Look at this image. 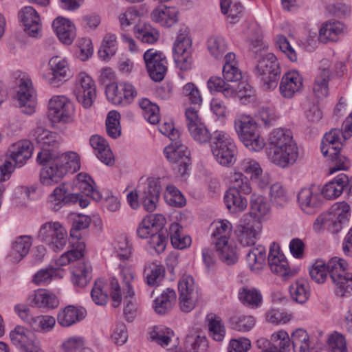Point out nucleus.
<instances>
[{
  "label": "nucleus",
  "instance_id": "obj_1",
  "mask_svg": "<svg viewBox=\"0 0 352 352\" xmlns=\"http://www.w3.org/2000/svg\"><path fill=\"white\" fill-rule=\"evenodd\" d=\"M61 142V137L57 133L48 131V135L38 153L37 162L43 166L40 181L44 186L58 184L69 170L79 168L78 156L76 153H61L58 150Z\"/></svg>",
  "mask_w": 352,
  "mask_h": 352
},
{
  "label": "nucleus",
  "instance_id": "obj_2",
  "mask_svg": "<svg viewBox=\"0 0 352 352\" xmlns=\"http://www.w3.org/2000/svg\"><path fill=\"white\" fill-rule=\"evenodd\" d=\"M347 261L339 257H333L327 263L316 261L309 269V274L317 283H323L329 275L335 292L339 296H349L352 294V273L348 271Z\"/></svg>",
  "mask_w": 352,
  "mask_h": 352
},
{
  "label": "nucleus",
  "instance_id": "obj_3",
  "mask_svg": "<svg viewBox=\"0 0 352 352\" xmlns=\"http://www.w3.org/2000/svg\"><path fill=\"white\" fill-rule=\"evenodd\" d=\"M234 129L241 142L250 151H259L265 146L256 123L250 116L239 115L234 120Z\"/></svg>",
  "mask_w": 352,
  "mask_h": 352
},
{
  "label": "nucleus",
  "instance_id": "obj_4",
  "mask_svg": "<svg viewBox=\"0 0 352 352\" xmlns=\"http://www.w3.org/2000/svg\"><path fill=\"white\" fill-rule=\"evenodd\" d=\"M216 161L223 166L230 167L236 160V146L230 136L222 131H216L210 144Z\"/></svg>",
  "mask_w": 352,
  "mask_h": 352
},
{
  "label": "nucleus",
  "instance_id": "obj_5",
  "mask_svg": "<svg viewBox=\"0 0 352 352\" xmlns=\"http://www.w3.org/2000/svg\"><path fill=\"white\" fill-rule=\"evenodd\" d=\"M254 69L265 90L275 89L280 76V67L276 57L272 53L261 54Z\"/></svg>",
  "mask_w": 352,
  "mask_h": 352
},
{
  "label": "nucleus",
  "instance_id": "obj_6",
  "mask_svg": "<svg viewBox=\"0 0 352 352\" xmlns=\"http://www.w3.org/2000/svg\"><path fill=\"white\" fill-rule=\"evenodd\" d=\"M232 228L231 223L224 219L215 223L214 230L212 233L219 258L228 265L234 264L238 260L234 248L228 244V237Z\"/></svg>",
  "mask_w": 352,
  "mask_h": 352
},
{
  "label": "nucleus",
  "instance_id": "obj_7",
  "mask_svg": "<svg viewBox=\"0 0 352 352\" xmlns=\"http://www.w3.org/2000/svg\"><path fill=\"white\" fill-rule=\"evenodd\" d=\"M90 222L91 219L87 216H80L73 221L70 236L74 239H76L78 241L73 245L72 249L60 256L58 261V265H66L84 256L85 243L84 241H79L80 234L78 232L87 229L89 226Z\"/></svg>",
  "mask_w": 352,
  "mask_h": 352
},
{
  "label": "nucleus",
  "instance_id": "obj_8",
  "mask_svg": "<svg viewBox=\"0 0 352 352\" xmlns=\"http://www.w3.org/2000/svg\"><path fill=\"white\" fill-rule=\"evenodd\" d=\"M38 236L54 252L62 250L67 240V231L59 222L43 224Z\"/></svg>",
  "mask_w": 352,
  "mask_h": 352
},
{
  "label": "nucleus",
  "instance_id": "obj_9",
  "mask_svg": "<svg viewBox=\"0 0 352 352\" xmlns=\"http://www.w3.org/2000/svg\"><path fill=\"white\" fill-rule=\"evenodd\" d=\"M191 39L189 36V30L186 26L180 27L173 45V58L177 67L182 70H186L191 64L190 49Z\"/></svg>",
  "mask_w": 352,
  "mask_h": 352
},
{
  "label": "nucleus",
  "instance_id": "obj_10",
  "mask_svg": "<svg viewBox=\"0 0 352 352\" xmlns=\"http://www.w3.org/2000/svg\"><path fill=\"white\" fill-rule=\"evenodd\" d=\"M179 303L182 311L188 313L195 307L199 294L194 279L190 276H183L178 283Z\"/></svg>",
  "mask_w": 352,
  "mask_h": 352
},
{
  "label": "nucleus",
  "instance_id": "obj_11",
  "mask_svg": "<svg viewBox=\"0 0 352 352\" xmlns=\"http://www.w3.org/2000/svg\"><path fill=\"white\" fill-rule=\"evenodd\" d=\"M74 94L77 101L85 109L91 107L96 98V87L92 78L80 72L76 80Z\"/></svg>",
  "mask_w": 352,
  "mask_h": 352
},
{
  "label": "nucleus",
  "instance_id": "obj_12",
  "mask_svg": "<svg viewBox=\"0 0 352 352\" xmlns=\"http://www.w3.org/2000/svg\"><path fill=\"white\" fill-rule=\"evenodd\" d=\"M164 153L170 162L179 164L178 171L182 176L187 173L191 164V160L189 157L190 151L182 144L180 140L176 139L172 141L164 148Z\"/></svg>",
  "mask_w": 352,
  "mask_h": 352
},
{
  "label": "nucleus",
  "instance_id": "obj_13",
  "mask_svg": "<svg viewBox=\"0 0 352 352\" xmlns=\"http://www.w3.org/2000/svg\"><path fill=\"white\" fill-rule=\"evenodd\" d=\"M139 197L144 209L147 212H153L160 199L161 186L160 182L148 178L145 182L138 186Z\"/></svg>",
  "mask_w": 352,
  "mask_h": 352
},
{
  "label": "nucleus",
  "instance_id": "obj_14",
  "mask_svg": "<svg viewBox=\"0 0 352 352\" xmlns=\"http://www.w3.org/2000/svg\"><path fill=\"white\" fill-rule=\"evenodd\" d=\"M10 337L12 343L25 352H44L34 333L23 327H15L10 332Z\"/></svg>",
  "mask_w": 352,
  "mask_h": 352
},
{
  "label": "nucleus",
  "instance_id": "obj_15",
  "mask_svg": "<svg viewBox=\"0 0 352 352\" xmlns=\"http://www.w3.org/2000/svg\"><path fill=\"white\" fill-rule=\"evenodd\" d=\"M144 60L151 78L156 82L162 80L167 71V60L163 53L149 49L144 52Z\"/></svg>",
  "mask_w": 352,
  "mask_h": 352
},
{
  "label": "nucleus",
  "instance_id": "obj_16",
  "mask_svg": "<svg viewBox=\"0 0 352 352\" xmlns=\"http://www.w3.org/2000/svg\"><path fill=\"white\" fill-rule=\"evenodd\" d=\"M350 206L345 202L335 204L331 210L326 213V229L332 234L339 232L348 222Z\"/></svg>",
  "mask_w": 352,
  "mask_h": 352
},
{
  "label": "nucleus",
  "instance_id": "obj_17",
  "mask_svg": "<svg viewBox=\"0 0 352 352\" xmlns=\"http://www.w3.org/2000/svg\"><path fill=\"white\" fill-rule=\"evenodd\" d=\"M17 99L23 113L31 115L35 111L36 93L32 80L28 77L23 76L21 78L17 91Z\"/></svg>",
  "mask_w": 352,
  "mask_h": 352
},
{
  "label": "nucleus",
  "instance_id": "obj_18",
  "mask_svg": "<svg viewBox=\"0 0 352 352\" xmlns=\"http://www.w3.org/2000/svg\"><path fill=\"white\" fill-rule=\"evenodd\" d=\"M50 72L45 76L46 80L54 87H58L66 82L69 77V69L67 61L58 56L52 57L49 60Z\"/></svg>",
  "mask_w": 352,
  "mask_h": 352
},
{
  "label": "nucleus",
  "instance_id": "obj_19",
  "mask_svg": "<svg viewBox=\"0 0 352 352\" xmlns=\"http://www.w3.org/2000/svg\"><path fill=\"white\" fill-rule=\"evenodd\" d=\"M268 264L271 271L284 278H288L295 274V271L290 270L286 258L280 252L278 243L273 242L270 247Z\"/></svg>",
  "mask_w": 352,
  "mask_h": 352
},
{
  "label": "nucleus",
  "instance_id": "obj_20",
  "mask_svg": "<svg viewBox=\"0 0 352 352\" xmlns=\"http://www.w3.org/2000/svg\"><path fill=\"white\" fill-rule=\"evenodd\" d=\"M261 231L259 222L252 220L246 222L245 218L241 219L237 226L236 233L239 242L243 246L254 245Z\"/></svg>",
  "mask_w": 352,
  "mask_h": 352
},
{
  "label": "nucleus",
  "instance_id": "obj_21",
  "mask_svg": "<svg viewBox=\"0 0 352 352\" xmlns=\"http://www.w3.org/2000/svg\"><path fill=\"white\" fill-rule=\"evenodd\" d=\"M166 219L160 214H151L146 216L139 224L137 234L141 239H146L162 230Z\"/></svg>",
  "mask_w": 352,
  "mask_h": 352
},
{
  "label": "nucleus",
  "instance_id": "obj_22",
  "mask_svg": "<svg viewBox=\"0 0 352 352\" xmlns=\"http://www.w3.org/2000/svg\"><path fill=\"white\" fill-rule=\"evenodd\" d=\"M179 11L175 6H167L164 4L158 6L151 13L153 21L162 26L169 28L178 21Z\"/></svg>",
  "mask_w": 352,
  "mask_h": 352
},
{
  "label": "nucleus",
  "instance_id": "obj_23",
  "mask_svg": "<svg viewBox=\"0 0 352 352\" xmlns=\"http://www.w3.org/2000/svg\"><path fill=\"white\" fill-rule=\"evenodd\" d=\"M329 67L330 62L329 60L324 59L321 61L319 73L315 79L313 86V91L318 98H323L329 94L328 83L331 74Z\"/></svg>",
  "mask_w": 352,
  "mask_h": 352
},
{
  "label": "nucleus",
  "instance_id": "obj_24",
  "mask_svg": "<svg viewBox=\"0 0 352 352\" xmlns=\"http://www.w3.org/2000/svg\"><path fill=\"white\" fill-rule=\"evenodd\" d=\"M21 21L24 25V30L29 36L35 38L41 36L40 17L34 8L25 7L21 11Z\"/></svg>",
  "mask_w": 352,
  "mask_h": 352
},
{
  "label": "nucleus",
  "instance_id": "obj_25",
  "mask_svg": "<svg viewBox=\"0 0 352 352\" xmlns=\"http://www.w3.org/2000/svg\"><path fill=\"white\" fill-rule=\"evenodd\" d=\"M78 199V194L68 193L65 184H61L50 195L49 207L54 211H58L67 204L76 203Z\"/></svg>",
  "mask_w": 352,
  "mask_h": 352
},
{
  "label": "nucleus",
  "instance_id": "obj_26",
  "mask_svg": "<svg viewBox=\"0 0 352 352\" xmlns=\"http://www.w3.org/2000/svg\"><path fill=\"white\" fill-rule=\"evenodd\" d=\"M302 78L298 72H289L282 77L279 89L284 98H291L294 94L301 90Z\"/></svg>",
  "mask_w": 352,
  "mask_h": 352
},
{
  "label": "nucleus",
  "instance_id": "obj_27",
  "mask_svg": "<svg viewBox=\"0 0 352 352\" xmlns=\"http://www.w3.org/2000/svg\"><path fill=\"white\" fill-rule=\"evenodd\" d=\"M298 157V146H292L288 149V146L280 149H273L270 151L269 159L274 164L285 168L294 164Z\"/></svg>",
  "mask_w": 352,
  "mask_h": 352
},
{
  "label": "nucleus",
  "instance_id": "obj_28",
  "mask_svg": "<svg viewBox=\"0 0 352 352\" xmlns=\"http://www.w3.org/2000/svg\"><path fill=\"white\" fill-rule=\"evenodd\" d=\"M59 40L64 44L70 45L76 37L75 25L67 19L57 17L52 23Z\"/></svg>",
  "mask_w": 352,
  "mask_h": 352
},
{
  "label": "nucleus",
  "instance_id": "obj_29",
  "mask_svg": "<svg viewBox=\"0 0 352 352\" xmlns=\"http://www.w3.org/2000/svg\"><path fill=\"white\" fill-rule=\"evenodd\" d=\"M97 157L104 164L111 166L114 164L113 155L109 148L107 141L102 137L95 135L89 140Z\"/></svg>",
  "mask_w": 352,
  "mask_h": 352
},
{
  "label": "nucleus",
  "instance_id": "obj_30",
  "mask_svg": "<svg viewBox=\"0 0 352 352\" xmlns=\"http://www.w3.org/2000/svg\"><path fill=\"white\" fill-rule=\"evenodd\" d=\"M86 314L84 308L68 305L59 311L57 321L62 327H70L85 318Z\"/></svg>",
  "mask_w": 352,
  "mask_h": 352
},
{
  "label": "nucleus",
  "instance_id": "obj_31",
  "mask_svg": "<svg viewBox=\"0 0 352 352\" xmlns=\"http://www.w3.org/2000/svg\"><path fill=\"white\" fill-rule=\"evenodd\" d=\"M269 143L270 151L273 149H280L288 146L291 149L292 146H297L293 140L292 132L289 130L284 129H276L269 135Z\"/></svg>",
  "mask_w": 352,
  "mask_h": 352
},
{
  "label": "nucleus",
  "instance_id": "obj_32",
  "mask_svg": "<svg viewBox=\"0 0 352 352\" xmlns=\"http://www.w3.org/2000/svg\"><path fill=\"white\" fill-rule=\"evenodd\" d=\"M351 182L346 174H340L334 179L325 184L321 192L328 199H336L342 195L346 185Z\"/></svg>",
  "mask_w": 352,
  "mask_h": 352
},
{
  "label": "nucleus",
  "instance_id": "obj_33",
  "mask_svg": "<svg viewBox=\"0 0 352 352\" xmlns=\"http://www.w3.org/2000/svg\"><path fill=\"white\" fill-rule=\"evenodd\" d=\"M346 30V26L342 22L331 20L324 23L320 29L319 38L324 43L336 41L337 36L345 34Z\"/></svg>",
  "mask_w": 352,
  "mask_h": 352
},
{
  "label": "nucleus",
  "instance_id": "obj_34",
  "mask_svg": "<svg viewBox=\"0 0 352 352\" xmlns=\"http://www.w3.org/2000/svg\"><path fill=\"white\" fill-rule=\"evenodd\" d=\"M29 301L33 306L39 308L54 309L59 305L55 294L45 289H38L29 297Z\"/></svg>",
  "mask_w": 352,
  "mask_h": 352
},
{
  "label": "nucleus",
  "instance_id": "obj_35",
  "mask_svg": "<svg viewBox=\"0 0 352 352\" xmlns=\"http://www.w3.org/2000/svg\"><path fill=\"white\" fill-rule=\"evenodd\" d=\"M319 194L314 187L304 188L298 194V201L302 210L310 212L309 210L317 208L320 202Z\"/></svg>",
  "mask_w": 352,
  "mask_h": 352
},
{
  "label": "nucleus",
  "instance_id": "obj_36",
  "mask_svg": "<svg viewBox=\"0 0 352 352\" xmlns=\"http://www.w3.org/2000/svg\"><path fill=\"white\" fill-rule=\"evenodd\" d=\"M10 155L16 166H22L32 155L33 146L31 142L23 140L13 145Z\"/></svg>",
  "mask_w": 352,
  "mask_h": 352
},
{
  "label": "nucleus",
  "instance_id": "obj_37",
  "mask_svg": "<svg viewBox=\"0 0 352 352\" xmlns=\"http://www.w3.org/2000/svg\"><path fill=\"white\" fill-rule=\"evenodd\" d=\"M224 201L227 208L232 213L243 212L248 206L247 199L234 189L227 190Z\"/></svg>",
  "mask_w": 352,
  "mask_h": 352
},
{
  "label": "nucleus",
  "instance_id": "obj_38",
  "mask_svg": "<svg viewBox=\"0 0 352 352\" xmlns=\"http://www.w3.org/2000/svg\"><path fill=\"white\" fill-rule=\"evenodd\" d=\"M176 293L170 288H167L155 300V311L157 314L164 315L170 311L176 301Z\"/></svg>",
  "mask_w": 352,
  "mask_h": 352
},
{
  "label": "nucleus",
  "instance_id": "obj_39",
  "mask_svg": "<svg viewBox=\"0 0 352 352\" xmlns=\"http://www.w3.org/2000/svg\"><path fill=\"white\" fill-rule=\"evenodd\" d=\"M32 243L30 236L23 235L17 237L12 243L10 252L13 261L19 262L25 257L28 254Z\"/></svg>",
  "mask_w": 352,
  "mask_h": 352
},
{
  "label": "nucleus",
  "instance_id": "obj_40",
  "mask_svg": "<svg viewBox=\"0 0 352 352\" xmlns=\"http://www.w3.org/2000/svg\"><path fill=\"white\" fill-rule=\"evenodd\" d=\"M270 209L266 197L253 194L250 200V214L254 218L261 219L266 215Z\"/></svg>",
  "mask_w": 352,
  "mask_h": 352
},
{
  "label": "nucleus",
  "instance_id": "obj_41",
  "mask_svg": "<svg viewBox=\"0 0 352 352\" xmlns=\"http://www.w3.org/2000/svg\"><path fill=\"white\" fill-rule=\"evenodd\" d=\"M266 257L265 247L258 245L250 249L246 255V261L252 271H259L263 268Z\"/></svg>",
  "mask_w": 352,
  "mask_h": 352
},
{
  "label": "nucleus",
  "instance_id": "obj_42",
  "mask_svg": "<svg viewBox=\"0 0 352 352\" xmlns=\"http://www.w3.org/2000/svg\"><path fill=\"white\" fill-rule=\"evenodd\" d=\"M292 343L294 352H313L314 351L307 333L302 329H298L292 333Z\"/></svg>",
  "mask_w": 352,
  "mask_h": 352
},
{
  "label": "nucleus",
  "instance_id": "obj_43",
  "mask_svg": "<svg viewBox=\"0 0 352 352\" xmlns=\"http://www.w3.org/2000/svg\"><path fill=\"white\" fill-rule=\"evenodd\" d=\"M134 32L136 37L142 43L153 44L160 38L159 31L149 24L140 23L135 26Z\"/></svg>",
  "mask_w": 352,
  "mask_h": 352
},
{
  "label": "nucleus",
  "instance_id": "obj_44",
  "mask_svg": "<svg viewBox=\"0 0 352 352\" xmlns=\"http://www.w3.org/2000/svg\"><path fill=\"white\" fill-rule=\"evenodd\" d=\"M182 228L177 223H173L169 228V234L173 246L177 249H184L191 244V238L182 233Z\"/></svg>",
  "mask_w": 352,
  "mask_h": 352
},
{
  "label": "nucleus",
  "instance_id": "obj_45",
  "mask_svg": "<svg viewBox=\"0 0 352 352\" xmlns=\"http://www.w3.org/2000/svg\"><path fill=\"white\" fill-rule=\"evenodd\" d=\"M165 269L162 265L153 263L144 269V277L149 286H157L164 280Z\"/></svg>",
  "mask_w": 352,
  "mask_h": 352
},
{
  "label": "nucleus",
  "instance_id": "obj_46",
  "mask_svg": "<svg viewBox=\"0 0 352 352\" xmlns=\"http://www.w3.org/2000/svg\"><path fill=\"white\" fill-rule=\"evenodd\" d=\"M72 273L74 284L85 287L91 278V266L85 262L78 263L73 268Z\"/></svg>",
  "mask_w": 352,
  "mask_h": 352
},
{
  "label": "nucleus",
  "instance_id": "obj_47",
  "mask_svg": "<svg viewBox=\"0 0 352 352\" xmlns=\"http://www.w3.org/2000/svg\"><path fill=\"white\" fill-rule=\"evenodd\" d=\"M228 43L220 36H213L208 38L207 47L210 54L217 59L221 58L228 50Z\"/></svg>",
  "mask_w": 352,
  "mask_h": 352
},
{
  "label": "nucleus",
  "instance_id": "obj_48",
  "mask_svg": "<svg viewBox=\"0 0 352 352\" xmlns=\"http://www.w3.org/2000/svg\"><path fill=\"white\" fill-rule=\"evenodd\" d=\"M207 85L211 92L219 91L222 92L226 98L233 97L234 85L228 83L224 78L212 76L208 80Z\"/></svg>",
  "mask_w": 352,
  "mask_h": 352
},
{
  "label": "nucleus",
  "instance_id": "obj_49",
  "mask_svg": "<svg viewBox=\"0 0 352 352\" xmlns=\"http://www.w3.org/2000/svg\"><path fill=\"white\" fill-rule=\"evenodd\" d=\"M289 292L291 296L296 302L300 304L305 302L309 296L307 281L304 279L296 280L290 285Z\"/></svg>",
  "mask_w": 352,
  "mask_h": 352
},
{
  "label": "nucleus",
  "instance_id": "obj_50",
  "mask_svg": "<svg viewBox=\"0 0 352 352\" xmlns=\"http://www.w3.org/2000/svg\"><path fill=\"white\" fill-rule=\"evenodd\" d=\"M207 320L210 336L215 341H222L226 334V329L221 319L214 315H208Z\"/></svg>",
  "mask_w": 352,
  "mask_h": 352
},
{
  "label": "nucleus",
  "instance_id": "obj_51",
  "mask_svg": "<svg viewBox=\"0 0 352 352\" xmlns=\"http://www.w3.org/2000/svg\"><path fill=\"white\" fill-rule=\"evenodd\" d=\"M184 346L187 352H206L208 342L204 336L188 335L186 338Z\"/></svg>",
  "mask_w": 352,
  "mask_h": 352
},
{
  "label": "nucleus",
  "instance_id": "obj_52",
  "mask_svg": "<svg viewBox=\"0 0 352 352\" xmlns=\"http://www.w3.org/2000/svg\"><path fill=\"white\" fill-rule=\"evenodd\" d=\"M120 113L116 111L109 112L106 119V130L108 135L116 139L121 135V127L120 125Z\"/></svg>",
  "mask_w": 352,
  "mask_h": 352
},
{
  "label": "nucleus",
  "instance_id": "obj_53",
  "mask_svg": "<svg viewBox=\"0 0 352 352\" xmlns=\"http://www.w3.org/2000/svg\"><path fill=\"white\" fill-rule=\"evenodd\" d=\"M30 327L38 332H48L52 330L55 324L56 320L51 316H38L31 319Z\"/></svg>",
  "mask_w": 352,
  "mask_h": 352
},
{
  "label": "nucleus",
  "instance_id": "obj_54",
  "mask_svg": "<svg viewBox=\"0 0 352 352\" xmlns=\"http://www.w3.org/2000/svg\"><path fill=\"white\" fill-rule=\"evenodd\" d=\"M239 298L243 304L252 307H257L262 301L261 292L254 288L243 287L239 292Z\"/></svg>",
  "mask_w": 352,
  "mask_h": 352
},
{
  "label": "nucleus",
  "instance_id": "obj_55",
  "mask_svg": "<svg viewBox=\"0 0 352 352\" xmlns=\"http://www.w3.org/2000/svg\"><path fill=\"white\" fill-rule=\"evenodd\" d=\"M140 106L144 111V118L153 124L158 123L160 120V108L159 107L148 99L144 98L140 102Z\"/></svg>",
  "mask_w": 352,
  "mask_h": 352
},
{
  "label": "nucleus",
  "instance_id": "obj_56",
  "mask_svg": "<svg viewBox=\"0 0 352 352\" xmlns=\"http://www.w3.org/2000/svg\"><path fill=\"white\" fill-rule=\"evenodd\" d=\"M231 327L239 331H248L255 324V319L252 316H234L230 320Z\"/></svg>",
  "mask_w": 352,
  "mask_h": 352
},
{
  "label": "nucleus",
  "instance_id": "obj_57",
  "mask_svg": "<svg viewBox=\"0 0 352 352\" xmlns=\"http://www.w3.org/2000/svg\"><path fill=\"white\" fill-rule=\"evenodd\" d=\"M116 36L114 34H107L98 50V55L103 60L109 59L116 53Z\"/></svg>",
  "mask_w": 352,
  "mask_h": 352
},
{
  "label": "nucleus",
  "instance_id": "obj_58",
  "mask_svg": "<svg viewBox=\"0 0 352 352\" xmlns=\"http://www.w3.org/2000/svg\"><path fill=\"white\" fill-rule=\"evenodd\" d=\"M107 287L104 281L102 279L95 281L91 296L96 305H104L107 303L108 299V294L105 289Z\"/></svg>",
  "mask_w": 352,
  "mask_h": 352
},
{
  "label": "nucleus",
  "instance_id": "obj_59",
  "mask_svg": "<svg viewBox=\"0 0 352 352\" xmlns=\"http://www.w3.org/2000/svg\"><path fill=\"white\" fill-rule=\"evenodd\" d=\"M241 169L250 176L251 179L258 180L263 174V170L258 162L246 158L241 163Z\"/></svg>",
  "mask_w": 352,
  "mask_h": 352
},
{
  "label": "nucleus",
  "instance_id": "obj_60",
  "mask_svg": "<svg viewBox=\"0 0 352 352\" xmlns=\"http://www.w3.org/2000/svg\"><path fill=\"white\" fill-rule=\"evenodd\" d=\"M271 340L272 345L276 346V349L280 352H286L290 349L292 338H290L288 333L283 330L273 333Z\"/></svg>",
  "mask_w": 352,
  "mask_h": 352
},
{
  "label": "nucleus",
  "instance_id": "obj_61",
  "mask_svg": "<svg viewBox=\"0 0 352 352\" xmlns=\"http://www.w3.org/2000/svg\"><path fill=\"white\" fill-rule=\"evenodd\" d=\"M329 15L338 18H344L351 13L350 7L343 1H333L326 6Z\"/></svg>",
  "mask_w": 352,
  "mask_h": 352
},
{
  "label": "nucleus",
  "instance_id": "obj_62",
  "mask_svg": "<svg viewBox=\"0 0 352 352\" xmlns=\"http://www.w3.org/2000/svg\"><path fill=\"white\" fill-rule=\"evenodd\" d=\"M120 84L112 82L108 84L106 87V95L109 101L115 104H125V98L124 97L123 91L120 89Z\"/></svg>",
  "mask_w": 352,
  "mask_h": 352
},
{
  "label": "nucleus",
  "instance_id": "obj_63",
  "mask_svg": "<svg viewBox=\"0 0 352 352\" xmlns=\"http://www.w3.org/2000/svg\"><path fill=\"white\" fill-rule=\"evenodd\" d=\"M164 197L166 201L170 206L182 207L186 204L184 197L174 186H168L166 187V194Z\"/></svg>",
  "mask_w": 352,
  "mask_h": 352
},
{
  "label": "nucleus",
  "instance_id": "obj_64",
  "mask_svg": "<svg viewBox=\"0 0 352 352\" xmlns=\"http://www.w3.org/2000/svg\"><path fill=\"white\" fill-rule=\"evenodd\" d=\"M166 230L163 228L151 235L148 241L151 248H153L157 254L163 252L167 244Z\"/></svg>",
  "mask_w": 352,
  "mask_h": 352
}]
</instances>
